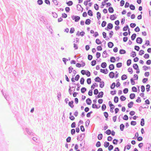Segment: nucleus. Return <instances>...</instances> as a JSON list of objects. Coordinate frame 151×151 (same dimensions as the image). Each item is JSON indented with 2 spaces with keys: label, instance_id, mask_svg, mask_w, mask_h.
<instances>
[{
  "label": "nucleus",
  "instance_id": "25",
  "mask_svg": "<svg viewBox=\"0 0 151 151\" xmlns=\"http://www.w3.org/2000/svg\"><path fill=\"white\" fill-rule=\"evenodd\" d=\"M140 125L141 126H143L145 125V120L144 118H142L140 121Z\"/></svg>",
  "mask_w": 151,
  "mask_h": 151
},
{
  "label": "nucleus",
  "instance_id": "37",
  "mask_svg": "<svg viewBox=\"0 0 151 151\" xmlns=\"http://www.w3.org/2000/svg\"><path fill=\"white\" fill-rule=\"evenodd\" d=\"M129 8L131 10H135V8L134 6L132 4H131L130 5Z\"/></svg>",
  "mask_w": 151,
  "mask_h": 151
},
{
  "label": "nucleus",
  "instance_id": "17",
  "mask_svg": "<svg viewBox=\"0 0 151 151\" xmlns=\"http://www.w3.org/2000/svg\"><path fill=\"white\" fill-rule=\"evenodd\" d=\"M91 22V20L89 19H88L86 20L85 24L86 25H89L90 24Z\"/></svg>",
  "mask_w": 151,
  "mask_h": 151
},
{
  "label": "nucleus",
  "instance_id": "2",
  "mask_svg": "<svg viewBox=\"0 0 151 151\" xmlns=\"http://www.w3.org/2000/svg\"><path fill=\"white\" fill-rule=\"evenodd\" d=\"M25 130L28 134L29 135V137H30L29 136H34L35 134L33 132L32 130L28 128H26Z\"/></svg>",
  "mask_w": 151,
  "mask_h": 151
},
{
  "label": "nucleus",
  "instance_id": "13",
  "mask_svg": "<svg viewBox=\"0 0 151 151\" xmlns=\"http://www.w3.org/2000/svg\"><path fill=\"white\" fill-rule=\"evenodd\" d=\"M109 68L110 70H113L114 69V65L113 64H110Z\"/></svg>",
  "mask_w": 151,
  "mask_h": 151
},
{
  "label": "nucleus",
  "instance_id": "29",
  "mask_svg": "<svg viewBox=\"0 0 151 151\" xmlns=\"http://www.w3.org/2000/svg\"><path fill=\"white\" fill-rule=\"evenodd\" d=\"M87 90V89L84 87H83L81 89V92L83 93H84Z\"/></svg>",
  "mask_w": 151,
  "mask_h": 151
},
{
  "label": "nucleus",
  "instance_id": "52",
  "mask_svg": "<svg viewBox=\"0 0 151 151\" xmlns=\"http://www.w3.org/2000/svg\"><path fill=\"white\" fill-rule=\"evenodd\" d=\"M118 141V139H115L113 141V143L114 145H117Z\"/></svg>",
  "mask_w": 151,
  "mask_h": 151
},
{
  "label": "nucleus",
  "instance_id": "36",
  "mask_svg": "<svg viewBox=\"0 0 151 151\" xmlns=\"http://www.w3.org/2000/svg\"><path fill=\"white\" fill-rule=\"evenodd\" d=\"M120 100L121 101H125L126 99V98L123 95L121 96L120 98Z\"/></svg>",
  "mask_w": 151,
  "mask_h": 151
},
{
  "label": "nucleus",
  "instance_id": "18",
  "mask_svg": "<svg viewBox=\"0 0 151 151\" xmlns=\"http://www.w3.org/2000/svg\"><path fill=\"white\" fill-rule=\"evenodd\" d=\"M108 11L110 13H113L114 10L112 7H109L108 9Z\"/></svg>",
  "mask_w": 151,
  "mask_h": 151
},
{
  "label": "nucleus",
  "instance_id": "28",
  "mask_svg": "<svg viewBox=\"0 0 151 151\" xmlns=\"http://www.w3.org/2000/svg\"><path fill=\"white\" fill-rule=\"evenodd\" d=\"M136 34L135 33H134L131 36V39L132 40H134L135 39L136 37Z\"/></svg>",
  "mask_w": 151,
  "mask_h": 151
},
{
  "label": "nucleus",
  "instance_id": "46",
  "mask_svg": "<svg viewBox=\"0 0 151 151\" xmlns=\"http://www.w3.org/2000/svg\"><path fill=\"white\" fill-rule=\"evenodd\" d=\"M85 137V134H81L80 136V137L81 138V139H79V140L81 141H82Z\"/></svg>",
  "mask_w": 151,
  "mask_h": 151
},
{
  "label": "nucleus",
  "instance_id": "23",
  "mask_svg": "<svg viewBox=\"0 0 151 151\" xmlns=\"http://www.w3.org/2000/svg\"><path fill=\"white\" fill-rule=\"evenodd\" d=\"M126 53V51L123 49H121L119 50V53L120 54H125Z\"/></svg>",
  "mask_w": 151,
  "mask_h": 151
},
{
  "label": "nucleus",
  "instance_id": "10",
  "mask_svg": "<svg viewBox=\"0 0 151 151\" xmlns=\"http://www.w3.org/2000/svg\"><path fill=\"white\" fill-rule=\"evenodd\" d=\"M73 101L72 100L70 101H69L68 103L69 106L72 108H73L74 106L73 105Z\"/></svg>",
  "mask_w": 151,
  "mask_h": 151
},
{
  "label": "nucleus",
  "instance_id": "35",
  "mask_svg": "<svg viewBox=\"0 0 151 151\" xmlns=\"http://www.w3.org/2000/svg\"><path fill=\"white\" fill-rule=\"evenodd\" d=\"M116 86V83L115 82H113L111 85L110 88L111 89H114Z\"/></svg>",
  "mask_w": 151,
  "mask_h": 151
},
{
  "label": "nucleus",
  "instance_id": "55",
  "mask_svg": "<svg viewBox=\"0 0 151 151\" xmlns=\"http://www.w3.org/2000/svg\"><path fill=\"white\" fill-rule=\"evenodd\" d=\"M132 91L134 92H137V89L136 87L133 86L132 88Z\"/></svg>",
  "mask_w": 151,
  "mask_h": 151
},
{
  "label": "nucleus",
  "instance_id": "26",
  "mask_svg": "<svg viewBox=\"0 0 151 151\" xmlns=\"http://www.w3.org/2000/svg\"><path fill=\"white\" fill-rule=\"evenodd\" d=\"M108 27H109L110 29H111L113 27V25L111 23H109L107 24Z\"/></svg>",
  "mask_w": 151,
  "mask_h": 151
},
{
  "label": "nucleus",
  "instance_id": "41",
  "mask_svg": "<svg viewBox=\"0 0 151 151\" xmlns=\"http://www.w3.org/2000/svg\"><path fill=\"white\" fill-rule=\"evenodd\" d=\"M96 62L95 60H92L91 63V64L92 66H94L96 64Z\"/></svg>",
  "mask_w": 151,
  "mask_h": 151
},
{
  "label": "nucleus",
  "instance_id": "21",
  "mask_svg": "<svg viewBox=\"0 0 151 151\" xmlns=\"http://www.w3.org/2000/svg\"><path fill=\"white\" fill-rule=\"evenodd\" d=\"M99 86L101 88H103L104 86V83L103 81H101L100 82Z\"/></svg>",
  "mask_w": 151,
  "mask_h": 151
},
{
  "label": "nucleus",
  "instance_id": "62",
  "mask_svg": "<svg viewBox=\"0 0 151 151\" xmlns=\"http://www.w3.org/2000/svg\"><path fill=\"white\" fill-rule=\"evenodd\" d=\"M123 119L125 120H127L128 119V117L127 115H125L123 117Z\"/></svg>",
  "mask_w": 151,
  "mask_h": 151
},
{
  "label": "nucleus",
  "instance_id": "61",
  "mask_svg": "<svg viewBox=\"0 0 151 151\" xmlns=\"http://www.w3.org/2000/svg\"><path fill=\"white\" fill-rule=\"evenodd\" d=\"M37 3L38 4L41 5L43 4V1L42 0H38Z\"/></svg>",
  "mask_w": 151,
  "mask_h": 151
},
{
  "label": "nucleus",
  "instance_id": "8",
  "mask_svg": "<svg viewBox=\"0 0 151 151\" xmlns=\"http://www.w3.org/2000/svg\"><path fill=\"white\" fill-rule=\"evenodd\" d=\"M86 102L88 105H90L91 104L92 101L90 99L88 98L86 99Z\"/></svg>",
  "mask_w": 151,
  "mask_h": 151
},
{
  "label": "nucleus",
  "instance_id": "19",
  "mask_svg": "<svg viewBox=\"0 0 151 151\" xmlns=\"http://www.w3.org/2000/svg\"><path fill=\"white\" fill-rule=\"evenodd\" d=\"M108 55V54L106 53V50H105L103 52L102 54V57L103 58H105L107 57V55Z\"/></svg>",
  "mask_w": 151,
  "mask_h": 151
},
{
  "label": "nucleus",
  "instance_id": "11",
  "mask_svg": "<svg viewBox=\"0 0 151 151\" xmlns=\"http://www.w3.org/2000/svg\"><path fill=\"white\" fill-rule=\"evenodd\" d=\"M134 104L133 102L130 101L128 103L127 106L129 108H131L133 106V105Z\"/></svg>",
  "mask_w": 151,
  "mask_h": 151
},
{
  "label": "nucleus",
  "instance_id": "56",
  "mask_svg": "<svg viewBox=\"0 0 151 151\" xmlns=\"http://www.w3.org/2000/svg\"><path fill=\"white\" fill-rule=\"evenodd\" d=\"M73 68L71 66H70L68 68V70L69 73H70L72 72V70H73Z\"/></svg>",
  "mask_w": 151,
  "mask_h": 151
},
{
  "label": "nucleus",
  "instance_id": "5",
  "mask_svg": "<svg viewBox=\"0 0 151 151\" xmlns=\"http://www.w3.org/2000/svg\"><path fill=\"white\" fill-rule=\"evenodd\" d=\"M142 41V39L140 37H138L136 39V42L139 44H141Z\"/></svg>",
  "mask_w": 151,
  "mask_h": 151
},
{
  "label": "nucleus",
  "instance_id": "20",
  "mask_svg": "<svg viewBox=\"0 0 151 151\" xmlns=\"http://www.w3.org/2000/svg\"><path fill=\"white\" fill-rule=\"evenodd\" d=\"M135 97V95L134 93H132L130 94L129 97L131 99H133Z\"/></svg>",
  "mask_w": 151,
  "mask_h": 151
},
{
  "label": "nucleus",
  "instance_id": "58",
  "mask_svg": "<svg viewBox=\"0 0 151 151\" xmlns=\"http://www.w3.org/2000/svg\"><path fill=\"white\" fill-rule=\"evenodd\" d=\"M101 143L99 141H98L97 142V143L96 145V146L97 147H99L101 146Z\"/></svg>",
  "mask_w": 151,
  "mask_h": 151
},
{
  "label": "nucleus",
  "instance_id": "6",
  "mask_svg": "<svg viewBox=\"0 0 151 151\" xmlns=\"http://www.w3.org/2000/svg\"><path fill=\"white\" fill-rule=\"evenodd\" d=\"M109 76L111 78H113L115 77V73L113 72H110Z\"/></svg>",
  "mask_w": 151,
  "mask_h": 151
},
{
  "label": "nucleus",
  "instance_id": "63",
  "mask_svg": "<svg viewBox=\"0 0 151 151\" xmlns=\"http://www.w3.org/2000/svg\"><path fill=\"white\" fill-rule=\"evenodd\" d=\"M75 130L74 129H73L71 130V133L72 135H73L75 134Z\"/></svg>",
  "mask_w": 151,
  "mask_h": 151
},
{
  "label": "nucleus",
  "instance_id": "4",
  "mask_svg": "<svg viewBox=\"0 0 151 151\" xmlns=\"http://www.w3.org/2000/svg\"><path fill=\"white\" fill-rule=\"evenodd\" d=\"M104 94V92L103 91H101L98 93V95L96 96L95 97L96 98H101L103 97Z\"/></svg>",
  "mask_w": 151,
  "mask_h": 151
},
{
  "label": "nucleus",
  "instance_id": "33",
  "mask_svg": "<svg viewBox=\"0 0 151 151\" xmlns=\"http://www.w3.org/2000/svg\"><path fill=\"white\" fill-rule=\"evenodd\" d=\"M132 60L130 59H129L127 60V64L128 66H129L131 64Z\"/></svg>",
  "mask_w": 151,
  "mask_h": 151
},
{
  "label": "nucleus",
  "instance_id": "39",
  "mask_svg": "<svg viewBox=\"0 0 151 151\" xmlns=\"http://www.w3.org/2000/svg\"><path fill=\"white\" fill-rule=\"evenodd\" d=\"M109 142L106 141L104 142V146L106 148L108 147L109 146Z\"/></svg>",
  "mask_w": 151,
  "mask_h": 151
},
{
  "label": "nucleus",
  "instance_id": "14",
  "mask_svg": "<svg viewBox=\"0 0 151 151\" xmlns=\"http://www.w3.org/2000/svg\"><path fill=\"white\" fill-rule=\"evenodd\" d=\"M108 46L109 48H112L114 46L113 43L111 42H109L108 43Z\"/></svg>",
  "mask_w": 151,
  "mask_h": 151
},
{
  "label": "nucleus",
  "instance_id": "53",
  "mask_svg": "<svg viewBox=\"0 0 151 151\" xmlns=\"http://www.w3.org/2000/svg\"><path fill=\"white\" fill-rule=\"evenodd\" d=\"M111 130L108 129L105 132V133L108 135H109L111 134Z\"/></svg>",
  "mask_w": 151,
  "mask_h": 151
},
{
  "label": "nucleus",
  "instance_id": "22",
  "mask_svg": "<svg viewBox=\"0 0 151 151\" xmlns=\"http://www.w3.org/2000/svg\"><path fill=\"white\" fill-rule=\"evenodd\" d=\"M95 86L98 87V85L97 83H95L91 86V89L93 90L94 89Z\"/></svg>",
  "mask_w": 151,
  "mask_h": 151
},
{
  "label": "nucleus",
  "instance_id": "38",
  "mask_svg": "<svg viewBox=\"0 0 151 151\" xmlns=\"http://www.w3.org/2000/svg\"><path fill=\"white\" fill-rule=\"evenodd\" d=\"M119 101V98L117 96H115L114 97V101L115 103H117Z\"/></svg>",
  "mask_w": 151,
  "mask_h": 151
},
{
  "label": "nucleus",
  "instance_id": "30",
  "mask_svg": "<svg viewBox=\"0 0 151 151\" xmlns=\"http://www.w3.org/2000/svg\"><path fill=\"white\" fill-rule=\"evenodd\" d=\"M88 14L91 17L93 16V13L91 10H89L88 12Z\"/></svg>",
  "mask_w": 151,
  "mask_h": 151
},
{
  "label": "nucleus",
  "instance_id": "44",
  "mask_svg": "<svg viewBox=\"0 0 151 151\" xmlns=\"http://www.w3.org/2000/svg\"><path fill=\"white\" fill-rule=\"evenodd\" d=\"M85 81V79L83 77H82L80 81V83L81 84H83Z\"/></svg>",
  "mask_w": 151,
  "mask_h": 151
},
{
  "label": "nucleus",
  "instance_id": "49",
  "mask_svg": "<svg viewBox=\"0 0 151 151\" xmlns=\"http://www.w3.org/2000/svg\"><path fill=\"white\" fill-rule=\"evenodd\" d=\"M106 22L105 21H103L101 25L102 27H104L106 26Z\"/></svg>",
  "mask_w": 151,
  "mask_h": 151
},
{
  "label": "nucleus",
  "instance_id": "51",
  "mask_svg": "<svg viewBox=\"0 0 151 151\" xmlns=\"http://www.w3.org/2000/svg\"><path fill=\"white\" fill-rule=\"evenodd\" d=\"M144 57L146 59H148L150 57V55L146 53L144 55Z\"/></svg>",
  "mask_w": 151,
  "mask_h": 151
},
{
  "label": "nucleus",
  "instance_id": "57",
  "mask_svg": "<svg viewBox=\"0 0 151 151\" xmlns=\"http://www.w3.org/2000/svg\"><path fill=\"white\" fill-rule=\"evenodd\" d=\"M145 52L143 50H140L139 52V55H142L144 54Z\"/></svg>",
  "mask_w": 151,
  "mask_h": 151
},
{
  "label": "nucleus",
  "instance_id": "34",
  "mask_svg": "<svg viewBox=\"0 0 151 151\" xmlns=\"http://www.w3.org/2000/svg\"><path fill=\"white\" fill-rule=\"evenodd\" d=\"M66 4L68 5V6H72L73 4V3L72 1H70L68 2H67L66 3Z\"/></svg>",
  "mask_w": 151,
  "mask_h": 151
},
{
  "label": "nucleus",
  "instance_id": "7",
  "mask_svg": "<svg viewBox=\"0 0 151 151\" xmlns=\"http://www.w3.org/2000/svg\"><path fill=\"white\" fill-rule=\"evenodd\" d=\"M116 16V14H113L112 15H111L110 17V19L111 20H114L116 19L117 17H116L115 16Z\"/></svg>",
  "mask_w": 151,
  "mask_h": 151
},
{
  "label": "nucleus",
  "instance_id": "47",
  "mask_svg": "<svg viewBox=\"0 0 151 151\" xmlns=\"http://www.w3.org/2000/svg\"><path fill=\"white\" fill-rule=\"evenodd\" d=\"M122 66V63H118L116 64V66L118 68H120Z\"/></svg>",
  "mask_w": 151,
  "mask_h": 151
},
{
  "label": "nucleus",
  "instance_id": "42",
  "mask_svg": "<svg viewBox=\"0 0 151 151\" xmlns=\"http://www.w3.org/2000/svg\"><path fill=\"white\" fill-rule=\"evenodd\" d=\"M133 68L135 69H138L139 68L137 64H134L133 65Z\"/></svg>",
  "mask_w": 151,
  "mask_h": 151
},
{
  "label": "nucleus",
  "instance_id": "27",
  "mask_svg": "<svg viewBox=\"0 0 151 151\" xmlns=\"http://www.w3.org/2000/svg\"><path fill=\"white\" fill-rule=\"evenodd\" d=\"M124 127L125 126L123 124H120V128L121 131H123L124 130Z\"/></svg>",
  "mask_w": 151,
  "mask_h": 151
},
{
  "label": "nucleus",
  "instance_id": "48",
  "mask_svg": "<svg viewBox=\"0 0 151 151\" xmlns=\"http://www.w3.org/2000/svg\"><path fill=\"white\" fill-rule=\"evenodd\" d=\"M103 135L102 134H98V139L100 140H101L102 138Z\"/></svg>",
  "mask_w": 151,
  "mask_h": 151
},
{
  "label": "nucleus",
  "instance_id": "40",
  "mask_svg": "<svg viewBox=\"0 0 151 151\" xmlns=\"http://www.w3.org/2000/svg\"><path fill=\"white\" fill-rule=\"evenodd\" d=\"M96 42L97 45L101 44L102 43L99 39H96Z\"/></svg>",
  "mask_w": 151,
  "mask_h": 151
},
{
  "label": "nucleus",
  "instance_id": "64",
  "mask_svg": "<svg viewBox=\"0 0 151 151\" xmlns=\"http://www.w3.org/2000/svg\"><path fill=\"white\" fill-rule=\"evenodd\" d=\"M113 148H114V147H113V145H111L109 146V147L108 148V149L109 151H111V150H113Z\"/></svg>",
  "mask_w": 151,
  "mask_h": 151
},
{
  "label": "nucleus",
  "instance_id": "3",
  "mask_svg": "<svg viewBox=\"0 0 151 151\" xmlns=\"http://www.w3.org/2000/svg\"><path fill=\"white\" fill-rule=\"evenodd\" d=\"M71 18L73 20H74L76 22H78L80 19V17L79 16L73 15L71 16Z\"/></svg>",
  "mask_w": 151,
  "mask_h": 151
},
{
  "label": "nucleus",
  "instance_id": "9",
  "mask_svg": "<svg viewBox=\"0 0 151 151\" xmlns=\"http://www.w3.org/2000/svg\"><path fill=\"white\" fill-rule=\"evenodd\" d=\"M95 82H100L101 81V79L99 77H96L94 79Z\"/></svg>",
  "mask_w": 151,
  "mask_h": 151
},
{
  "label": "nucleus",
  "instance_id": "15",
  "mask_svg": "<svg viewBox=\"0 0 151 151\" xmlns=\"http://www.w3.org/2000/svg\"><path fill=\"white\" fill-rule=\"evenodd\" d=\"M116 60V59L114 57L112 56L110 57V61L111 62L114 63Z\"/></svg>",
  "mask_w": 151,
  "mask_h": 151
},
{
  "label": "nucleus",
  "instance_id": "1",
  "mask_svg": "<svg viewBox=\"0 0 151 151\" xmlns=\"http://www.w3.org/2000/svg\"><path fill=\"white\" fill-rule=\"evenodd\" d=\"M18 108L17 106H16V108L14 107V109H12V111L15 115V117L16 118V119L18 120V117L19 115Z\"/></svg>",
  "mask_w": 151,
  "mask_h": 151
},
{
  "label": "nucleus",
  "instance_id": "59",
  "mask_svg": "<svg viewBox=\"0 0 151 151\" xmlns=\"http://www.w3.org/2000/svg\"><path fill=\"white\" fill-rule=\"evenodd\" d=\"M131 27L133 28L136 26V24L135 23H131L130 24Z\"/></svg>",
  "mask_w": 151,
  "mask_h": 151
},
{
  "label": "nucleus",
  "instance_id": "16",
  "mask_svg": "<svg viewBox=\"0 0 151 151\" xmlns=\"http://www.w3.org/2000/svg\"><path fill=\"white\" fill-rule=\"evenodd\" d=\"M81 8L82 9V12L83 11V8H82L81 5L80 4H78L77 5V10L78 11L81 10Z\"/></svg>",
  "mask_w": 151,
  "mask_h": 151
},
{
  "label": "nucleus",
  "instance_id": "24",
  "mask_svg": "<svg viewBox=\"0 0 151 151\" xmlns=\"http://www.w3.org/2000/svg\"><path fill=\"white\" fill-rule=\"evenodd\" d=\"M127 76L126 75L124 74L121 77V79L122 80H124L127 79Z\"/></svg>",
  "mask_w": 151,
  "mask_h": 151
},
{
  "label": "nucleus",
  "instance_id": "54",
  "mask_svg": "<svg viewBox=\"0 0 151 151\" xmlns=\"http://www.w3.org/2000/svg\"><path fill=\"white\" fill-rule=\"evenodd\" d=\"M94 8L96 10H98L99 9V6L97 4H94Z\"/></svg>",
  "mask_w": 151,
  "mask_h": 151
},
{
  "label": "nucleus",
  "instance_id": "12",
  "mask_svg": "<svg viewBox=\"0 0 151 151\" xmlns=\"http://www.w3.org/2000/svg\"><path fill=\"white\" fill-rule=\"evenodd\" d=\"M107 66V64L106 62L102 63L101 64V67L103 68H105Z\"/></svg>",
  "mask_w": 151,
  "mask_h": 151
},
{
  "label": "nucleus",
  "instance_id": "43",
  "mask_svg": "<svg viewBox=\"0 0 151 151\" xmlns=\"http://www.w3.org/2000/svg\"><path fill=\"white\" fill-rule=\"evenodd\" d=\"M106 109V105L104 104H103L101 106V109L102 111H104Z\"/></svg>",
  "mask_w": 151,
  "mask_h": 151
},
{
  "label": "nucleus",
  "instance_id": "32",
  "mask_svg": "<svg viewBox=\"0 0 151 151\" xmlns=\"http://www.w3.org/2000/svg\"><path fill=\"white\" fill-rule=\"evenodd\" d=\"M97 17L98 20H99L101 18V14L99 12H97L96 13Z\"/></svg>",
  "mask_w": 151,
  "mask_h": 151
},
{
  "label": "nucleus",
  "instance_id": "45",
  "mask_svg": "<svg viewBox=\"0 0 151 151\" xmlns=\"http://www.w3.org/2000/svg\"><path fill=\"white\" fill-rule=\"evenodd\" d=\"M90 122V120L88 119L85 122L86 127H88Z\"/></svg>",
  "mask_w": 151,
  "mask_h": 151
},
{
  "label": "nucleus",
  "instance_id": "60",
  "mask_svg": "<svg viewBox=\"0 0 151 151\" xmlns=\"http://www.w3.org/2000/svg\"><path fill=\"white\" fill-rule=\"evenodd\" d=\"M99 93V91H98V89H94V92H93V93L94 95H96L98 94Z\"/></svg>",
  "mask_w": 151,
  "mask_h": 151
},
{
  "label": "nucleus",
  "instance_id": "50",
  "mask_svg": "<svg viewBox=\"0 0 151 151\" xmlns=\"http://www.w3.org/2000/svg\"><path fill=\"white\" fill-rule=\"evenodd\" d=\"M146 90L147 92H148L150 91V85L149 84H148L146 86Z\"/></svg>",
  "mask_w": 151,
  "mask_h": 151
},
{
  "label": "nucleus",
  "instance_id": "31",
  "mask_svg": "<svg viewBox=\"0 0 151 151\" xmlns=\"http://www.w3.org/2000/svg\"><path fill=\"white\" fill-rule=\"evenodd\" d=\"M129 28L128 25H126L123 28V31H126Z\"/></svg>",
  "mask_w": 151,
  "mask_h": 151
}]
</instances>
